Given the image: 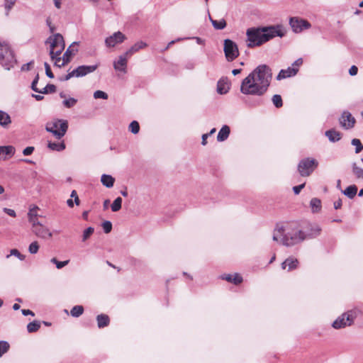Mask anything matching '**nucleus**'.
<instances>
[{"label":"nucleus","instance_id":"32","mask_svg":"<svg viewBox=\"0 0 363 363\" xmlns=\"http://www.w3.org/2000/svg\"><path fill=\"white\" fill-rule=\"evenodd\" d=\"M40 328V323L38 320H33L27 325V330L32 333L38 331Z\"/></svg>","mask_w":363,"mask_h":363},{"label":"nucleus","instance_id":"30","mask_svg":"<svg viewBox=\"0 0 363 363\" xmlns=\"http://www.w3.org/2000/svg\"><path fill=\"white\" fill-rule=\"evenodd\" d=\"M48 147L49 149H50L52 150L60 152L65 149V144L64 142H61V143L49 142L48 144Z\"/></svg>","mask_w":363,"mask_h":363},{"label":"nucleus","instance_id":"19","mask_svg":"<svg viewBox=\"0 0 363 363\" xmlns=\"http://www.w3.org/2000/svg\"><path fill=\"white\" fill-rule=\"evenodd\" d=\"M230 84L227 77H222L217 83V91L220 94H225L228 92Z\"/></svg>","mask_w":363,"mask_h":363},{"label":"nucleus","instance_id":"64","mask_svg":"<svg viewBox=\"0 0 363 363\" xmlns=\"http://www.w3.org/2000/svg\"><path fill=\"white\" fill-rule=\"evenodd\" d=\"M185 67L188 69H192L194 67V63L191 62H189L186 63Z\"/></svg>","mask_w":363,"mask_h":363},{"label":"nucleus","instance_id":"58","mask_svg":"<svg viewBox=\"0 0 363 363\" xmlns=\"http://www.w3.org/2000/svg\"><path fill=\"white\" fill-rule=\"evenodd\" d=\"M358 68L355 65H352L349 69V74L351 76H355L357 74Z\"/></svg>","mask_w":363,"mask_h":363},{"label":"nucleus","instance_id":"29","mask_svg":"<svg viewBox=\"0 0 363 363\" xmlns=\"http://www.w3.org/2000/svg\"><path fill=\"white\" fill-rule=\"evenodd\" d=\"M357 190L356 185H350L343 191V194L349 199H353L356 196Z\"/></svg>","mask_w":363,"mask_h":363},{"label":"nucleus","instance_id":"38","mask_svg":"<svg viewBox=\"0 0 363 363\" xmlns=\"http://www.w3.org/2000/svg\"><path fill=\"white\" fill-rule=\"evenodd\" d=\"M122 199L117 197L111 204V210L113 212H117L121 208Z\"/></svg>","mask_w":363,"mask_h":363},{"label":"nucleus","instance_id":"57","mask_svg":"<svg viewBox=\"0 0 363 363\" xmlns=\"http://www.w3.org/2000/svg\"><path fill=\"white\" fill-rule=\"evenodd\" d=\"M3 211L4 213L9 215L10 216H12V217L16 216V212L13 209L8 208H4Z\"/></svg>","mask_w":363,"mask_h":363},{"label":"nucleus","instance_id":"14","mask_svg":"<svg viewBox=\"0 0 363 363\" xmlns=\"http://www.w3.org/2000/svg\"><path fill=\"white\" fill-rule=\"evenodd\" d=\"M99 66V64L92 65H81L73 70L75 77H82L94 72Z\"/></svg>","mask_w":363,"mask_h":363},{"label":"nucleus","instance_id":"18","mask_svg":"<svg viewBox=\"0 0 363 363\" xmlns=\"http://www.w3.org/2000/svg\"><path fill=\"white\" fill-rule=\"evenodd\" d=\"M298 71V69L296 67H289L286 69H281L277 76V80L280 81L281 79H286L287 77H291L295 76Z\"/></svg>","mask_w":363,"mask_h":363},{"label":"nucleus","instance_id":"26","mask_svg":"<svg viewBox=\"0 0 363 363\" xmlns=\"http://www.w3.org/2000/svg\"><path fill=\"white\" fill-rule=\"evenodd\" d=\"M325 136L328 137V140L332 143L337 142L340 140V133L335 130H328L325 132Z\"/></svg>","mask_w":363,"mask_h":363},{"label":"nucleus","instance_id":"39","mask_svg":"<svg viewBox=\"0 0 363 363\" xmlns=\"http://www.w3.org/2000/svg\"><path fill=\"white\" fill-rule=\"evenodd\" d=\"M272 103L276 108H281L283 106L281 96L279 94H275L272 99Z\"/></svg>","mask_w":363,"mask_h":363},{"label":"nucleus","instance_id":"7","mask_svg":"<svg viewBox=\"0 0 363 363\" xmlns=\"http://www.w3.org/2000/svg\"><path fill=\"white\" fill-rule=\"evenodd\" d=\"M0 63L7 70L16 63L14 55L7 44L0 43Z\"/></svg>","mask_w":363,"mask_h":363},{"label":"nucleus","instance_id":"52","mask_svg":"<svg viewBox=\"0 0 363 363\" xmlns=\"http://www.w3.org/2000/svg\"><path fill=\"white\" fill-rule=\"evenodd\" d=\"M38 210V206H35L29 210V212L28 213V218H32L35 217H38L37 211Z\"/></svg>","mask_w":363,"mask_h":363},{"label":"nucleus","instance_id":"24","mask_svg":"<svg viewBox=\"0 0 363 363\" xmlns=\"http://www.w3.org/2000/svg\"><path fill=\"white\" fill-rule=\"evenodd\" d=\"M97 325L99 328H103L109 325L110 319L106 314H100L96 316Z\"/></svg>","mask_w":363,"mask_h":363},{"label":"nucleus","instance_id":"42","mask_svg":"<svg viewBox=\"0 0 363 363\" xmlns=\"http://www.w3.org/2000/svg\"><path fill=\"white\" fill-rule=\"evenodd\" d=\"M9 347V344L6 341H0V357L8 352Z\"/></svg>","mask_w":363,"mask_h":363},{"label":"nucleus","instance_id":"41","mask_svg":"<svg viewBox=\"0 0 363 363\" xmlns=\"http://www.w3.org/2000/svg\"><path fill=\"white\" fill-rule=\"evenodd\" d=\"M129 130L133 134L138 133L140 130L139 123L136 121H133L129 125Z\"/></svg>","mask_w":363,"mask_h":363},{"label":"nucleus","instance_id":"31","mask_svg":"<svg viewBox=\"0 0 363 363\" xmlns=\"http://www.w3.org/2000/svg\"><path fill=\"white\" fill-rule=\"evenodd\" d=\"M352 173L357 179H363V169L358 167L356 162L352 164Z\"/></svg>","mask_w":363,"mask_h":363},{"label":"nucleus","instance_id":"4","mask_svg":"<svg viewBox=\"0 0 363 363\" xmlns=\"http://www.w3.org/2000/svg\"><path fill=\"white\" fill-rule=\"evenodd\" d=\"M46 43L50 44V55L55 60V65H59L61 62L60 55L65 47L63 36L60 33H55L47 39Z\"/></svg>","mask_w":363,"mask_h":363},{"label":"nucleus","instance_id":"17","mask_svg":"<svg viewBox=\"0 0 363 363\" xmlns=\"http://www.w3.org/2000/svg\"><path fill=\"white\" fill-rule=\"evenodd\" d=\"M129 57L124 53L118 57V59L113 62V67L116 70L126 72L128 58Z\"/></svg>","mask_w":363,"mask_h":363},{"label":"nucleus","instance_id":"54","mask_svg":"<svg viewBox=\"0 0 363 363\" xmlns=\"http://www.w3.org/2000/svg\"><path fill=\"white\" fill-rule=\"evenodd\" d=\"M34 150V147L28 146L23 150V154L25 156L30 155L33 152Z\"/></svg>","mask_w":363,"mask_h":363},{"label":"nucleus","instance_id":"23","mask_svg":"<svg viewBox=\"0 0 363 363\" xmlns=\"http://www.w3.org/2000/svg\"><path fill=\"white\" fill-rule=\"evenodd\" d=\"M147 46V44L143 41H139L135 43L130 49H128L125 53L128 57H130L135 52Z\"/></svg>","mask_w":363,"mask_h":363},{"label":"nucleus","instance_id":"53","mask_svg":"<svg viewBox=\"0 0 363 363\" xmlns=\"http://www.w3.org/2000/svg\"><path fill=\"white\" fill-rule=\"evenodd\" d=\"M28 221L32 225V230L40 224V223L38 220V217L29 218Z\"/></svg>","mask_w":363,"mask_h":363},{"label":"nucleus","instance_id":"46","mask_svg":"<svg viewBox=\"0 0 363 363\" xmlns=\"http://www.w3.org/2000/svg\"><path fill=\"white\" fill-rule=\"evenodd\" d=\"M94 229L92 227H89L86 230H84L82 235V241L86 240L94 233Z\"/></svg>","mask_w":363,"mask_h":363},{"label":"nucleus","instance_id":"15","mask_svg":"<svg viewBox=\"0 0 363 363\" xmlns=\"http://www.w3.org/2000/svg\"><path fill=\"white\" fill-rule=\"evenodd\" d=\"M32 232L38 238L42 239H49L52 238V233L46 226L43 225L42 223L38 225L34 229L32 230Z\"/></svg>","mask_w":363,"mask_h":363},{"label":"nucleus","instance_id":"36","mask_svg":"<svg viewBox=\"0 0 363 363\" xmlns=\"http://www.w3.org/2000/svg\"><path fill=\"white\" fill-rule=\"evenodd\" d=\"M4 9H5V14L6 16L9 15L10 11L12 9L13 6L15 5L16 0H4Z\"/></svg>","mask_w":363,"mask_h":363},{"label":"nucleus","instance_id":"3","mask_svg":"<svg viewBox=\"0 0 363 363\" xmlns=\"http://www.w3.org/2000/svg\"><path fill=\"white\" fill-rule=\"evenodd\" d=\"M313 234H304L301 226L297 223L289 224L286 228L281 226L274 229L273 240L278 241L279 238L282 245L290 247L298 244L306 240V237H312Z\"/></svg>","mask_w":363,"mask_h":363},{"label":"nucleus","instance_id":"27","mask_svg":"<svg viewBox=\"0 0 363 363\" xmlns=\"http://www.w3.org/2000/svg\"><path fill=\"white\" fill-rule=\"evenodd\" d=\"M310 206L313 213L320 212L322 208L320 199L318 198H313L310 201Z\"/></svg>","mask_w":363,"mask_h":363},{"label":"nucleus","instance_id":"13","mask_svg":"<svg viewBox=\"0 0 363 363\" xmlns=\"http://www.w3.org/2000/svg\"><path fill=\"white\" fill-rule=\"evenodd\" d=\"M126 37L123 33L121 31H117L106 38L105 44L108 48H113L117 44L123 43Z\"/></svg>","mask_w":363,"mask_h":363},{"label":"nucleus","instance_id":"34","mask_svg":"<svg viewBox=\"0 0 363 363\" xmlns=\"http://www.w3.org/2000/svg\"><path fill=\"white\" fill-rule=\"evenodd\" d=\"M56 91V86L54 84H48L43 89H40L38 93L43 94H52Z\"/></svg>","mask_w":363,"mask_h":363},{"label":"nucleus","instance_id":"33","mask_svg":"<svg viewBox=\"0 0 363 363\" xmlns=\"http://www.w3.org/2000/svg\"><path fill=\"white\" fill-rule=\"evenodd\" d=\"M84 313V308L82 306H74L70 311V315L72 317L78 318Z\"/></svg>","mask_w":363,"mask_h":363},{"label":"nucleus","instance_id":"16","mask_svg":"<svg viewBox=\"0 0 363 363\" xmlns=\"http://www.w3.org/2000/svg\"><path fill=\"white\" fill-rule=\"evenodd\" d=\"M77 43L74 42L67 49V50L64 53L62 57L61 58V60H62V63L59 62V65H56L57 67H63L64 65H65L66 64H67L68 62H70L72 55H74L78 51V50L77 48H74V46L75 45H77Z\"/></svg>","mask_w":363,"mask_h":363},{"label":"nucleus","instance_id":"9","mask_svg":"<svg viewBox=\"0 0 363 363\" xmlns=\"http://www.w3.org/2000/svg\"><path fill=\"white\" fill-rule=\"evenodd\" d=\"M223 50L225 56L228 62H232L239 56V50L238 45L235 42L230 39L224 40Z\"/></svg>","mask_w":363,"mask_h":363},{"label":"nucleus","instance_id":"25","mask_svg":"<svg viewBox=\"0 0 363 363\" xmlns=\"http://www.w3.org/2000/svg\"><path fill=\"white\" fill-rule=\"evenodd\" d=\"M101 182L106 188H111L114 184L115 179L111 175L104 174L101 177Z\"/></svg>","mask_w":363,"mask_h":363},{"label":"nucleus","instance_id":"62","mask_svg":"<svg viewBox=\"0 0 363 363\" xmlns=\"http://www.w3.org/2000/svg\"><path fill=\"white\" fill-rule=\"evenodd\" d=\"M342 207V200L338 199L334 202V208L335 209H340Z\"/></svg>","mask_w":363,"mask_h":363},{"label":"nucleus","instance_id":"1","mask_svg":"<svg viewBox=\"0 0 363 363\" xmlns=\"http://www.w3.org/2000/svg\"><path fill=\"white\" fill-rule=\"evenodd\" d=\"M272 79V69L267 65H259L242 81L240 92L262 96L267 91Z\"/></svg>","mask_w":363,"mask_h":363},{"label":"nucleus","instance_id":"8","mask_svg":"<svg viewBox=\"0 0 363 363\" xmlns=\"http://www.w3.org/2000/svg\"><path fill=\"white\" fill-rule=\"evenodd\" d=\"M318 166V162L315 159L306 157L300 160L297 169L301 177H308Z\"/></svg>","mask_w":363,"mask_h":363},{"label":"nucleus","instance_id":"49","mask_svg":"<svg viewBox=\"0 0 363 363\" xmlns=\"http://www.w3.org/2000/svg\"><path fill=\"white\" fill-rule=\"evenodd\" d=\"M216 131V129L215 128H212L211 130V131L208 133H205V134H203L202 135V137H201V144L202 145H206V143H207V138H209L210 135H211L212 134H213Z\"/></svg>","mask_w":363,"mask_h":363},{"label":"nucleus","instance_id":"63","mask_svg":"<svg viewBox=\"0 0 363 363\" xmlns=\"http://www.w3.org/2000/svg\"><path fill=\"white\" fill-rule=\"evenodd\" d=\"M45 74L49 77V78H54V74L52 72L50 68L49 69H46L45 70Z\"/></svg>","mask_w":363,"mask_h":363},{"label":"nucleus","instance_id":"48","mask_svg":"<svg viewBox=\"0 0 363 363\" xmlns=\"http://www.w3.org/2000/svg\"><path fill=\"white\" fill-rule=\"evenodd\" d=\"M4 155H13L15 153V148L11 145L3 146Z\"/></svg>","mask_w":363,"mask_h":363},{"label":"nucleus","instance_id":"55","mask_svg":"<svg viewBox=\"0 0 363 363\" xmlns=\"http://www.w3.org/2000/svg\"><path fill=\"white\" fill-rule=\"evenodd\" d=\"M75 77V75L74 74V72L73 70L70 72H69L67 74L65 75L64 77H60V81H67L69 79H70L72 77Z\"/></svg>","mask_w":363,"mask_h":363},{"label":"nucleus","instance_id":"59","mask_svg":"<svg viewBox=\"0 0 363 363\" xmlns=\"http://www.w3.org/2000/svg\"><path fill=\"white\" fill-rule=\"evenodd\" d=\"M303 63L302 58L297 59L293 64L291 67H296L298 69V67L301 66Z\"/></svg>","mask_w":363,"mask_h":363},{"label":"nucleus","instance_id":"11","mask_svg":"<svg viewBox=\"0 0 363 363\" xmlns=\"http://www.w3.org/2000/svg\"><path fill=\"white\" fill-rule=\"evenodd\" d=\"M301 231L304 233V234H313L312 237H306V239H313L316 238L320 235L321 232L320 227L316 223H311L309 222H304L301 225Z\"/></svg>","mask_w":363,"mask_h":363},{"label":"nucleus","instance_id":"28","mask_svg":"<svg viewBox=\"0 0 363 363\" xmlns=\"http://www.w3.org/2000/svg\"><path fill=\"white\" fill-rule=\"evenodd\" d=\"M11 123L10 116L4 111L0 110V125L6 127Z\"/></svg>","mask_w":363,"mask_h":363},{"label":"nucleus","instance_id":"51","mask_svg":"<svg viewBox=\"0 0 363 363\" xmlns=\"http://www.w3.org/2000/svg\"><path fill=\"white\" fill-rule=\"evenodd\" d=\"M38 80H39V74H37L31 83L32 90L37 93H38V91L40 90L39 89L37 88V84H38Z\"/></svg>","mask_w":363,"mask_h":363},{"label":"nucleus","instance_id":"50","mask_svg":"<svg viewBox=\"0 0 363 363\" xmlns=\"http://www.w3.org/2000/svg\"><path fill=\"white\" fill-rule=\"evenodd\" d=\"M102 227L105 233H109L112 230V223L111 221L106 220L102 223Z\"/></svg>","mask_w":363,"mask_h":363},{"label":"nucleus","instance_id":"6","mask_svg":"<svg viewBox=\"0 0 363 363\" xmlns=\"http://www.w3.org/2000/svg\"><path fill=\"white\" fill-rule=\"evenodd\" d=\"M357 315L358 311L356 309L347 311L337 318V319L333 323L332 327L337 330L344 328L347 326H350L354 323Z\"/></svg>","mask_w":363,"mask_h":363},{"label":"nucleus","instance_id":"45","mask_svg":"<svg viewBox=\"0 0 363 363\" xmlns=\"http://www.w3.org/2000/svg\"><path fill=\"white\" fill-rule=\"evenodd\" d=\"M39 250V244L37 241L31 242L28 247V251L30 254H36Z\"/></svg>","mask_w":363,"mask_h":363},{"label":"nucleus","instance_id":"35","mask_svg":"<svg viewBox=\"0 0 363 363\" xmlns=\"http://www.w3.org/2000/svg\"><path fill=\"white\" fill-rule=\"evenodd\" d=\"M77 103V99L73 97H69V99H65L62 101L63 106L67 108H71L74 107Z\"/></svg>","mask_w":363,"mask_h":363},{"label":"nucleus","instance_id":"44","mask_svg":"<svg viewBox=\"0 0 363 363\" xmlns=\"http://www.w3.org/2000/svg\"><path fill=\"white\" fill-rule=\"evenodd\" d=\"M11 255H13L18 257L20 260L23 261L26 259V256L22 255L18 250L12 249L10 251V255H7L6 257L9 258Z\"/></svg>","mask_w":363,"mask_h":363},{"label":"nucleus","instance_id":"37","mask_svg":"<svg viewBox=\"0 0 363 363\" xmlns=\"http://www.w3.org/2000/svg\"><path fill=\"white\" fill-rule=\"evenodd\" d=\"M211 21L213 27L217 30H222L226 26V22L224 19L216 21L211 18Z\"/></svg>","mask_w":363,"mask_h":363},{"label":"nucleus","instance_id":"5","mask_svg":"<svg viewBox=\"0 0 363 363\" xmlns=\"http://www.w3.org/2000/svg\"><path fill=\"white\" fill-rule=\"evenodd\" d=\"M68 129V122L66 120L55 119L48 122L45 125V130L51 133L57 139H61L65 136Z\"/></svg>","mask_w":363,"mask_h":363},{"label":"nucleus","instance_id":"43","mask_svg":"<svg viewBox=\"0 0 363 363\" xmlns=\"http://www.w3.org/2000/svg\"><path fill=\"white\" fill-rule=\"evenodd\" d=\"M50 262L52 263L55 264L56 265V267L60 269L63 268L66 265H67L69 262V260H65V261H63V262H60V261H58L57 259V258L53 257V258H52L50 259Z\"/></svg>","mask_w":363,"mask_h":363},{"label":"nucleus","instance_id":"21","mask_svg":"<svg viewBox=\"0 0 363 363\" xmlns=\"http://www.w3.org/2000/svg\"><path fill=\"white\" fill-rule=\"evenodd\" d=\"M221 279L226 280L228 282L233 283L238 285L242 281V277L239 274H223L221 276Z\"/></svg>","mask_w":363,"mask_h":363},{"label":"nucleus","instance_id":"22","mask_svg":"<svg viewBox=\"0 0 363 363\" xmlns=\"http://www.w3.org/2000/svg\"><path fill=\"white\" fill-rule=\"evenodd\" d=\"M230 133V129L228 125H224L218 132L217 135V140L218 142H223L228 139Z\"/></svg>","mask_w":363,"mask_h":363},{"label":"nucleus","instance_id":"12","mask_svg":"<svg viewBox=\"0 0 363 363\" xmlns=\"http://www.w3.org/2000/svg\"><path fill=\"white\" fill-rule=\"evenodd\" d=\"M339 122L344 129L348 130L354 127L356 121L349 111H344L339 118Z\"/></svg>","mask_w":363,"mask_h":363},{"label":"nucleus","instance_id":"60","mask_svg":"<svg viewBox=\"0 0 363 363\" xmlns=\"http://www.w3.org/2000/svg\"><path fill=\"white\" fill-rule=\"evenodd\" d=\"M21 313L25 316L28 315H30L32 316L35 315L34 313L29 309H22Z\"/></svg>","mask_w":363,"mask_h":363},{"label":"nucleus","instance_id":"56","mask_svg":"<svg viewBox=\"0 0 363 363\" xmlns=\"http://www.w3.org/2000/svg\"><path fill=\"white\" fill-rule=\"evenodd\" d=\"M305 186V184H301L300 185H298V186H295L293 187V191L294 192L295 194H298L304 188Z\"/></svg>","mask_w":363,"mask_h":363},{"label":"nucleus","instance_id":"20","mask_svg":"<svg viewBox=\"0 0 363 363\" xmlns=\"http://www.w3.org/2000/svg\"><path fill=\"white\" fill-rule=\"evenodd\" d=\"M298 261L296 258L290 257L281 263V268L285 269L288 267V271H291L297 268Z\"/></svg>","mask_w":363,"mask_h":363},{"label":"nucleus","instance_id":"61","mask_svg":"<svg viewBox=\"0 0 363 363\" xmlns=\"http://www.w3.org/2000/svg\"><path fill=\"white\" fill-rule=\"evenodd\" d=\"M33 64V62H28L26 64L23 65L21 67L22 71H28L30 69V66Z\"/></svg>","mask_w":363,"mask_h":363},{"label":"nucleus","instance_id":"2","mask_svg":"<svg viewBox=\"0 0 363 363\" xmlns=\"http://www.w3.org/2000/svg\"><path fill=\"white\" fill-rule=\"evenodd\" d=\"M285 34L286 30L280 24L250 28L246 31L247 46L248 48L260 46L277 36L282 38Z\"/></svg>","mask_w":363,"mask_h":363},{"label":"nucleus","instance_id":"47","mask_svg":"<svg viewBox=\"0 0 363 363\" xmlns=\"http://www.w3.org/2000/svg\"><path fill=\"white\" fill-rule=\"evenodd\" d=\"M94 99H107L108 96L106 92L101 90H97L94 93Z\"/></svg>","mask_w":363,"mask_h":363},{"label":"nucleus","instance_id":"40","mask_svg":"<svg viewBox=\"0 0 363 363\" xmlns=\"http://www.w3.org/2000/svg\"><path fill=\"white\" fill-rule=\"evenodd\" d=\"M351 144L355 146V152L359 153L363 150V145L362 144L360 140L354 138L351 141Z\"/></svg>","mask_w":363,"mask_h":363},{"label":"nucleus","instance_id":"10","mask_svg":"<svg viewBox=\"0 0 363 363\" xmlns=\"http://www.w3.org/2000/svg\"><path fill=\"white\" fill-rule=\"evenodd\" d=\"M289 25L294 33H301L303 30L311 28V23L304 19L298 17H291L289 19Z\"/></svg>","mask_w":363,"mask_h":363}]
</instances>
